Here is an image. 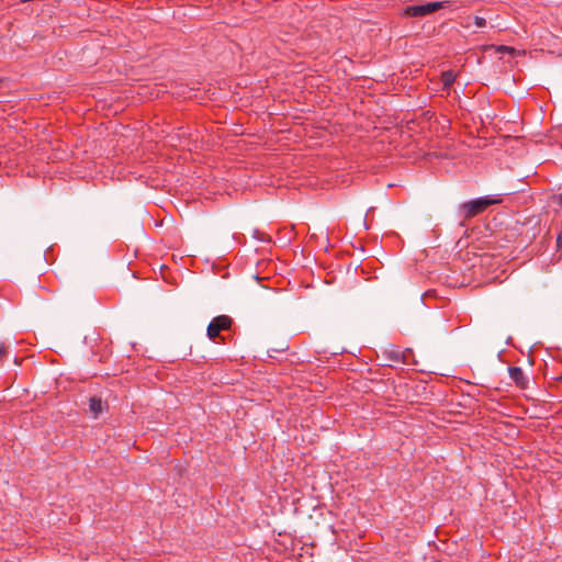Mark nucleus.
Masks as SVG:
<instances>
[{"label":"nucleus","instance_id":"f257e3e1","mask_svg":"<svg viewBox=\"0 0 562 562\" xmlns=\"http://www.w3.org/2000/svg\"><path fill=\"white\" fill-rule=\"evenodd\" d=\"M501 203L499 199H491V198H480L469 202L463 203L460 206V213L463 218L474 217L482 212H484L490 205Z\"/></svg>","mask_w":562,"mask_h":562},{"label":"nucleus","instance_id":"f03ea898","mask_svg":"<svg viewBox=\"0 0 562 562\" xmlns=\"http://www.w3.org/2000/svg\"><path fill=\"white\" fill-rule=\"evenodd\" d=\"M442 8H445V2L441 1L418 3L406 7L404 14L407 16H424Z\"/></svg>","mask_w":562,"mask_h":562},{"label":"nucleus","instance_id":"7ed1b4c3","mask_svg":"<svg viewBox=\"0 0 562 562\" xmlns=\"http://www.w3.org/2000/svg\"><path fill=\"white\" fill-rule=\"evenodd\" d=\"M232 323V318L227 315H220L214 317L206 328L207 337L212 340L215 339L222 330L229 329Z\"/></svg>","mask_w":562,"mask_h":562},{"label":"nucleus","instance_id":"20e7f679","mask_svg":"<svg viewBox=\"0 0 562 562\" xmlns=\"http://www.w3.org/2000/svg\"><path fill=\"white\" fill-rule=\"evenodd\" d=\"M508 373L510 379L515 382L517 386H519L520 389H527L529 379L521 368L510 367L508 369Z\"/></svg>","mask_w":562,"mask_h":562},{"label":"nucleus","instance_id":"39448f33","mask_svg":"<svg viewBox=\"0 0 562 562\" xmlns=\"http://www.w3.org/2000/svg\"><path fill=\"white\" fill-rule=\"evenodd\" d=\"M104 409V403L100 397H90L89 400V411L94 418H97Z\"/></svg>","mask_w":562,"mask_h":562},{"label":"nucleus","instance_id":"423d86ee","mask_svg":"<svg viewBox=\"0 0 562 562\" xmlns=\"http://www.w3.org/2000/svg\"><path fill=\"white\" fill-rule=\"evenodd\" d=\"M485 48L486 49H495L496 53H507L510 55L520 54V52H517L515 48L509 47V46H503V45L502 46L491 45V46H486Z\"/></svg>","mask_w":562,"mask_h":562},{"label":"nucleus","instance_id":"0eeeda50","mask_svg":"<svg viewBox=\"0 0 562 562\" xmlns=\"http://www.w3.org/2000/svg\"><path fill=\"white\" fill-rule=\"evenodd\" d=\"M442 83L446 88H448L456 79V76L452 71H445L441 76Z\"/></svg>","mask_w":562,"mask_h":562},{"label":"nucleus","instance_id":"6e6552de","mask_svg":"<svg viewBox=\"0 0 562 562\" xmlns=\"http://www.w3.org/2000/svg\"><path fill=\"white\" fill-rule=\"evenodd\" d=\"M256 234L258 236L257 239L260 243H271L272 241L271 237L265 233H256Z\"/></svg>","mask_w":562,"mask_h":562},{"label":"nucleus","instance_id":"1a4fd4ad","mask_svg":"<svg viewBox=\"0 0 562 562\" xmlns=\"http://www.w3.org/2000/svg\"><path fill=\"white\" fill-rule=\"evenodd\" d=\"M315 239L314 241L315 243H321V244H328L329 243V239H328V235L327 234H322L321 236H313Z\"/></svg>","mask_w":562,"mask_h":562},{"label":"nucleus","instance_id":"9d476101","mask_svg":"<svg viewBox=\"0 0 562 562\" xmlns=\"http://www.w3.org/2000/svg\"><path fill=\"white\" fill-rule=\"evenodd\" d=\"M474 24L477 26V27H483L486 25V20L482 16H474Z\"/></svg>","mask_w":562,"mask_h":562},{"label":"nucleus","instance_id":"9b49d317","mask_svg":"<svg viewBox=\"0 0 562 562\" xmlns=\"http://www.w3.org/2000/svg\"><path fill=\"white\" fill-rule=\"evenodd\" d=\"M5 353V346L3 342H0V358Z\"/></svg>","mask_w":562,"mask_h":562},{"label":"nucleus","instance_id":"f8f14e48","mask_svg":"<svg viewBox=\"0 0 562 562\" xmlns=\"http://www.w3.org/2000/svg\"><path fill=\"white\" fill-rule=\"evenodd\" d=\"M561 241H562V236H561V235H559V236H558V239H557L558 246L561 244Z\"/></svg>","mask_w":562,"mask_h":562}]
</instances>
